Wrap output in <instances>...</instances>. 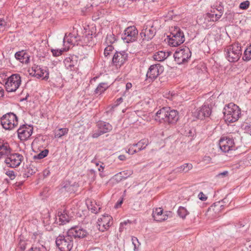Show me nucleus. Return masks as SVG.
I'll return each instance as SVG.
<instances>
[{"mask_svg": "<svg viewBox=\"0 0 251 251\" xmlns=\"http://www.w3.org/2000/svg\"><path fill=\"white\" fill-rule=\"evenodd\" d=\"M200 17H198V19H197V23L200 25H201L203 27H204V28H209L210 27H211V21H208L207 20H205L204 19H203V20L202 21V24H200L199 22V21L200 20Z\"/></svg>", "mask_w": 251, "mask_h": 251, "instance_id": "36", "label": "nucleus"}, {"mask_svg": "<svg viewBox=\"0 0 251 251\" xmlns=\"http://www.w3.org/2000/svg\"><path fill=\"white\" fill-rule=\"evenodd\" d=\"M129 222L128 220H127V221H125L123 223H121V224H120V231H122L123 230V229H124V225H126L127 224L129 223Z\"/></svg>", "mask_w": 251, "mask_h": 251, "instance_id": "55", "label": "nucleus"}, {"mask_svg": "<svg viewBox=\"0 0 251 251\" xmlns=\"http://www.w3.org/2000/svg\"><path fill=\"white\" fill-rule=\"evenodd\" d=\"M156 33V29L153 25H147L146 27L142 30L140 35L143 41H149L154 36Z\"/></svg>", "mask_w": 251, "mask_h": 251, "instance_id": "18", "label": "nucleus"}, {"mask_svg": "<svg viewBox=\"0 0 251 251\" xmlns=\"http://www.w3.org/2000/svg\"><path fill=\"white\" fill-rule=\"evenodd\" d=\"M211 160V158L209 156H204L203 157V161L206 163H210Z\"/></svg>", "mask_w": 251, "mask_h": 251, "instance_id": "56", "label": "nucleus"}, {"mask_svg": "<svg viewBox=\"0 0 251 251\" xmlns=\"http://www.w3.org/2000/svg\"><path fill=\"white\" fill-rule=\"evenodd\" d=\"M191 56V52L187 47L177 49L174 54L175 60L178 64H184L187 62Z\"/></svg>", "mask_w": 251, "mask_h": 251, "instance_id": "7", "label": "nucleus"}, {"mask_svg": "<svg viewBox=\"0 0 251 251\" xmlns=\"http://www.w3.org/2000/svg\"><path fill=\"white\" fill-rule=\"evenodd\" d=\"M107 84L106 83H100L99 84L96 89L95 92L96 94H101L107 88Z\"/></svg>", "mask_w": 251, "mask_h": 251, "instance_id": "34", "label": "nucleus"}, {"mask_svg": "<svg viewBox=\"0 0 251 251\" xmlns=\"http://www.w3.org/2000/svg\"><path fill=\"white\" fill-rule=\"evenodd\" d=\"M134 144L135 147L137 148V151L139 152L146 148L149 144V141L148 139H143L139 141L137 143Z\"/></svg>", "mask_w": 251, "mask_h": 251, "instance_id": "29", "label": "nucleus"}, {"mask_svg": "<svg viewBox=\"0 0 251 251\" xmlns=\"http://www.w3.org/2000/svg\"><path fill=\"white\" fill-rule=\"evenodd\" d=\"M223 114L224 119L226 122L233 123L238 120L240 110L237 105L230 103L224 107Z\"/></svg>", "mask_w": 251, "mask_h": 251, "instance_id": "2", "label": "nucleus"}, {"mask_svg": "<svg viewBox=\"0 0 251 251\" xmlns=\"http://www.w3.org/2000/svg\"><path fill=\"white\" fill-rule=\"evenodd\" d=\"M118 158L121 161H124L126 159V157L125 155H120L118 156Z\"/></svg>", "mask_w": 251, "mask_h": 251, "instance_id": "58", "label": "nucleus"}, {"mask_svg": "<svg viewBox=\"0 0 251 251\" xmlns=\"http://www.w3.org/2000/svg\"><path fill=\"white\" fill-rule=\"evenodd\" d=\"M163 213V209L161 208H158L156 209L155 211L153 212L152 216L154 220L157 221L161 222L166 220L167 218L160 217V216H162Z\"/></svg>", "mask_w": 251, "mask_h": 251, "instance_id": "28", "label": "nucleus"}, {"mask_svg": "<svg viewBox=\"0 0 251 251\" xmlns=\"http://www.w3.org/2000/svg\"><path fill=\"white\" fill-rule=\"evenodd\" d=\"M250 3L248 0L244 1L240 4L239 8L243 10L247 9L250 6Z\"/></svg>", "mask_w": 251, "mask_h": 251, "instance_id": "43", "label": "nucleus"}, {"mask_svg": "<svg viewBox=\"0 0 251 251\" xmlns=\"http://www.w3.org/2000/svg\"><path fill=\"white\" fill-rule=\"evenodd\" d=\"M167 113L166 123L173 124L177 121L178 117V112L176 110H172L170 108V110H167Z\"/></svg>", "mask_w": 251, "mask_h": 251, "instance_id": "23", "label": "nucleus"}, {"mask_svg": "<svg viewBox=\"0 0 251 251\" xmlns=\"http://www.w3.org/2000/svg\"><path fill=\"white\" fill-rule=\"evenodd\" d=\"M243 59L244 61L251 60V44L248 46L244 51Z\"/></svg>", "mask_w": 251, "mask_h": 251, "instance_id": "33", "label": "nucleus"}, {"mask_svg": "<svg viewBox=\"0 0 251 251\" xmlns=\"http://www.w3.org/2000/svg\"><path fill=\"white\" fill-rule=\"evenodd\" d=\"M226 56L228 61L237 62L242 54L241 47L239 43L233 44L226 49Z\"/></svg>", "mask_w": 251, "mask_h": 251, "instance_id": "4", "label": "nucleus"}, {"mask_svg": "<svg viewBox=\"0 0 251 251\" xmlns=\"http://www.w3.org/2000/svg\"><path fill=\"white\" fill-rule=\"evenodd\" d=\"M5 174L7 176H8V177L10 178L11 180H13L16 177L15 172H14V171L12 170L6 171L5 172Z\"/></svg>", "mask_w": 251, "mask_h": 251, "instance_id": "44", "label": "nucleus"}, {"mask_svg": "<svg viewBox=\"0 0 251 251\" xmlns=\"http://www.w3.org/2000/svg\"><path fill=\"white\" fill-rule=\"evenodd\" d=\"M112 220V217L108 214L102 215L97 222L99 230L103 232L108 229L113 223Z\"/></svg>", "mask_w": 251, "mask_h": 251, "instance_id": "13", "label": "nucleus"}, {"mask_svg": "<svg viewBox=\"0 0 251 251\" xmlns=\"http://www.w3.org/2000/svg\"><path fill=\"white\" fill-rule=\"evenodd\" d=\"M226 199H224L221 201L214 203L209 208V210L213 212L215 216L218 215L224 208V203L226 202Z\"/></svg>", "mask_w": 251, "mask_h": 251, "instance_id": "22", "label": "nucleus"}, {"mask_svg": "<svg viewBox=\"0 0 251 251\" xmlns=\"http://www.w3.org/2000/svg\"><path fill=\"white\" fill-rule=\"evenodd\" d=\"M12 150L7 142L0 140V159L4 158L8 167L19 166L24 159L23 156L19 153H12Z\"/></svg>", "mask_w": 251, "mask_h": 251, "instance_id": "1", "label": "nucleus"}, {"mask_svg": "<svg viewBox=\"0 0 251 251\" xmlns=\"http://www.w3.org/2000/svg\"><path fill=\"white\" fill-rule=\"evenodd\" d=\"M128 59V53L125 51H116L113 57L112 63L117 67H120Z\"/></svg>", "mask_w": 251, "mask_h": 251, "instance_id": "12", "label": "nucleus"}, {"mask_svg": "<svg viewBox=\"0 0 251 251\" xmlns=\"http://www.w3.org/2000/svg\"><path fill=\"white\" fill-rule=\"evenodd\" d=\"M81 40V37L78 35L77 34H74L73 33H70L68 35L65 34L64 39V43L67 42L68 44L71 45H75L77 44V42Z\"/></svg>", "mask_w": 251, "mask_h": 251, "instance_id": "20", "label": "nucleus"}, {"mask_svg": "<svg viewBox=\"0 0 251 251\" xmlns=\"http://www.w3.org/2000/svg\"><path fill=\"white\" fill-rule=\"evenodd\" d=\"M133 174L132 170H126L120 172V174L122 176L123 178L125 179L129 177Z\"/></svg>", "mask_w": 251, "mask_h": 251, "instance_id": "42", "label": "nucleus"}, {"mask_svg": "<svg viewBox=\"0 0 251 251\" xmlns=\"http://www.w3.org/2000/svg\"><path fill=\"white\" fill-rule=\"evenodd\" d=\"M164 71V67L160 64L151 65L147 72L146 76L151 81L155 80Z\"/></svg>", "mask_w": 251, "mask_h": 251, "instance_id": "10", "label": "nucleus"}, {"mask_svg": "<svg viewBox=\"0 0 251 251\" xmlns=\"http://www.w3.org/2000/svg\"><path fill=\"white\" fill-rule=\"evenodd\" d=\"M89 208L91 209L92 212L97 214L100 212L101 207L96 203H95L94 205L92 203L91 207Z\"/></svg>", "mask_w": 251, "mask_h": 251, "instance_id": "39", "label": "nucleus"}, {"mask_svg": "<svg viewBox=\"0 0 251 251\" xmlns=\"http://www.w3.org/2000/svg\"><path fill=\"white\" fill-rule=\"evenodd\" d=\"M132 244L134 245V251H137L140 245V243H139L138 239L137 238L135 237H132L131 239Z\"/></svg>", "mask_w": 251, "mask_h": 251, "instance_id": "41", "label": "nucleus"}, {"mask_svg": "<svg viewBox=\"0 0 251 251\" xmlns=\"http://www.w3.org/2000/svg\"><path fill=\"white\" fill-rule=\"evenodd\" d=\"M169 37L168 44L172 47H176L185 41L184 33L179 27H175L171 32Z\"/></svg>", "mask_w": 251, "mask_h": 251, "instance_id": "6", "label": "nucleus"}, {"mask_svg": "<svg viewBox=\"0 0 251 251\" xmlns=\"http://www.w3.org/2000/svg\"><path fill=\"white\" fill-rule=\"evenodd\" d=\"M198 197L199 199L202 201H205L207 200V197L206 196L205 194L203 193V192H201L199 195Z\"/></svg>", "mask_w": 251, "mask_h": 251, "instance_id": "51", "label": "nucleus"}, {"mask_svg": "<svg viewBox=\"0 0 251 251\" xmlns=\"http://www.w3.org/2000/svg\"><path fill=\"white\" fill-rule=\"evenodd\" d=\"M5 25L6 22L4 20L0 19V29Z\"/></svg>", "mask_w": 251, "mask_h": 251, "instance_id": "57", "label": "nucleus"}, {"mask_svg": "<svg viewBox=\"0 0 251 251\" xmlns=\"http://www.w3.org/2000/svg\"><path fill=\"white\" fill-rule=\"evenodd\" d=\"M84 43L89 46H91L93 44L92 41H84Z\"/></svg>", "mask_w": 251, "mask_h": 251, "instance_id": "63", "label": "nucleus"}, {"mask_svg": "<svg viewBox=\"0 0 251 251\" xmlns=\"http://www.w3.org/2000/svg\"><path fill=\"white\" fill-rule=\"evenodd\" d=\"M66 50L65 49H51V51L54 56H59L61 55L63 52Z\"/></svg>", "mask_w": 251, "mask_h": 251, "instance_id": "40", "label": "nucleus"}, {"mask_svg": "<svg viewBox=\"0 0 251 251\" xmlns=\"http://www.w3.org/2000/svg\"><path fill=\"white\" fill-rule=\"evenodd\" d=\"M21 83V77L19 74H13L9 76L5 83L6 90L8 92L16 91Z\"/></svg>", "mask_w": 251, "mask_h": 251, "instance_id": "8", "label": "nucleus"}, {"mask_svg": "<svg viewBox=\"0 0 251 251\" xmlns=\"http://www.w3.org/2000/svg\"><path fill=\"white\" fill-rule=\"evenodd\" d=\"M68 131L69 129L67 128H61L56 132L55 137L56 138H60L62 136L67 134Z\"/></svg>", "mask_w": 251, "mask_h": 251, "instance_id": "37", "label": "nucleus"}, {"mask_svg": "<svg viewBox=\"0 0 251 251\" xmlns=\"http://www.w3.org/2000/svg\"><path fill=\"white\" fill-rule=\"evenodd\" d=\"M177 214L180 217L184 219L189 214V212L185 207L180 206L177 210Z\"/></svg>", "mask_w": 251, "mask_h": 251, "instance_id": "35", "label": "nucleus"}, {"mask_svg": "<svg viewBox=\"0 0 251 251\" xmlns=\"http://www.w3.org/2000/svg\"><path fill=\"white\" fill-rule=\"evenodd\" d=\"M43 173H44V176H47L49 175L50 172L48 170H45L44 171Z\"/></svg>", "mask_w": 251, "mask_h": 251, "instance_id": "61", "label": "nucleus"}, {"mask_svg": "<svg viewBox=\"0 0 251 251\" xmlns=\"http://www.w3.org/2000/svg\"><path fill=\"white\" fill-rule=\"evenodd\" d=\"M26 244L25 241L20 239L19 246L22 251H24L25 249Z\"/></svg>", "mask_w": 251, "mask_h": 251, "instance_id": "49", "label": "nucleus"}, {"mask_svg": "<svg viewBox=\"0 0 251 251\" xmlns=\"http://www.w3.org/2000/svg\"><path fill=\"white\" fill-rule=\"evenodd\" d=\"M114 50V48L111 45L108 46L106 48H105L104 51V54L105 56H108L110 52Z\"/></svg>", "mask_w": 251, "mask_h": 251, "instance_id": "45", "label": "nucleus"}, {"mask_svg": "<svg viewBox=\"0 0 251 251\" xmlns=\"http://www.w3.org/2000/svg\"><path fill=\"white\" fill-rule=\"evenodd\" d=\"M217 10H218V13H220L221 14V16L223 15V8L222 7H219V8L218 9H217Z\"/></svg>", "mask_w": 251, "mask_h": 251, "instance_id": "59", "label": "nucleus"}, {"mask_svg": "<svg viewBox=\"0 0 251 251\" xmlns=\"http://www.w3.org/2000/svg\"><path fill=\"white\" fill-rule=\"evenodd\" d=\"M59 221L61 222V224H65L68 223L71 219V217L67 213L66 211L64 210L63 213H61L60 215H58Z\"/></svg>", "mask_w": 251, "mask_h": 251, "instance_id": "30", "label": "nucleus"}, {"mask_svg": "<svg viewBox=\"0 0 251 251\" xmlns=\"http://www.w3.org/2000/svg\"><path fill=\"white\" fill-rule=\"evenodd\" d=\"M122 176H123L120 174V173L117 174L114 176L115 179L116 180V181H117V182H120V181H122L123 179H124V178H123V177H122Z\"/></svg>", "mask_w": 251, "mask_h": 251, "instance_id": "53", "label": "nucleus"}, {"mask_svg": "<svg viewBox=\"0 0 251 251\" xmlns=\"http://www.w3.org/2000/svg\"><path fill=\"white\" fill-rule=\"evenodd\" d=\"M193 168V165L191 163H185L178 167L176 168L173 171L175 173H187Z\"/></svg>", "mask_w": 251, "mask_h": 251, "instance_id": "27", "label": "nucleus"}, {"mask_svg": "<svg viewBox=\"0 0 251 251\" xmlns=\"http://www.w3.org/2000/svg\"><path fill=\"white\" fill-rule=\"evenodd\" d=\"M135 147H136L134 144L130 145L127 152L130 154H133L136 152H138L137 151V150L134 149Z\"/></svg>", "mask_w": 251, "mask_h": 251, "instance_id": "46", "label": "nucleus"}, {"mask_svg": "<svg viewBox=\"0 0 251 251\" xmlns=\"http://www.w3.org/2000/svg\"><path fill=\"white\" fill-rule=\"evenodd\" d=\"M211 112V107L208 105L204 104L195 112V115L198 119L202 120L205 117H208Z\"/></svg>", "mask_w": 251, "mask_h": 251, "instance_id": "19", "label": "nucleus"}, {"mask_svg": "<svg viewBox=\"0 0 251 251\" xmlns=\"http://www.w3.org/2000/svg\"><path fill=\"white\" fill-rule=\"evenodd\" d=\"M123 98L122 97L118 98L114 102L113 107L118 106L123 101Z\"/></svg>", "mask_w": 251, "mask_h": 251, "instance_id": "54", "label": "nucleus"}, {"mask_svg": "<svg viewBox=\"0 0 251 251\" xmlns=\"http://www.w3.org/2000/svg\"><path fill=\"white\" fill-rule=\"evenodd\" d=\"M4 95V90L0 87V98L2 97Z\"/></svg>", "mask_w": 251, "mask_h": 251, "instance_id": "60", "label": "nucleus"}, {"mask_svg": "<svg viewBox=\"0 0 251 251\" xmlns=\"http://www.w3.org/2000/svg\"><path fill=\"white\" fill-rule=\"evenodd\" d=\"M227 174H228L227 171H224L223 173H220L219 174V176H226Z\"/></svg>", "mask_w": 251, "mask_h": 251, "instance_id": "62", "label": "nucleus"}, {"mask_svg": "<svg viewBox=\"0 0 251 251\" xmlns=\"http://www.w3.org/2000/svg\"><path fill=\"white\" fill-rule=\"evenodd\" d=\"M42 235L40 233L35 232L31 237L33 244L30 249V251H46L45 247L41 243Z\"/></svg>", "mask_w": 251, "mask_h": 251, "instance_id": "16", "label": "nucleus"}, {"mask_svg": "<svg viewBox=\"0 0 251 251\" xmlns=\"http://www.w3.org/2000/svg\"><path fill=\"white\" fill-rule=\"evenodd\" d=\"M103 133H102L101 131H100L99 129L98 128V130L96 131H95L94 133H93L92 135V137L93 138H96L99 137L101 135L103 134Z\"/></svg>", "mask_w": 251, "mask_h": 251, "instance_id": "50", "label": "nucleus"}, {"mask_svg": "<svg viewBox=\"0 0 251 251\" xmlns=\"http://www.w3.org/2000/svg\"><path fill=\"white\" fill-rule=\"evenodd\" d=\"M18 118L13 113H8L0 119V124L3 128L6 130H12L18 125Z\"/></svg>", "mask_w": 251, "mask_h": 251, "instance_id": "5", "label": "nucleus"}, {"mask_svg": "<svg viewBox=\"0 0 251 251\" xmlns=\"http://www.w3.org/2000/svg\"><path fill=\"white\" fill-rule=\"evenodd\" d=\"M131 86V84L130 83H127L126 85V87L127 88H129V87Z\"/></svg>", "mask_w": 251, "mask_h": 251, "instance_id": "64", "label": "nucleus"}, {"mask_svg": "<svg viewBox=\"0 0 251 251\" xmlns=\"http://www.w3.org/2000/svg\"><path fill=\"white\" fill-rule=\"evenodd\" d=\"M221 17V14L220 13H207L205 15H203L200 16V20L199 22L200 24H202V21L203 19L205 20H207L208 21H211L214 22L218 21V20Z\"/></svg>", "mask_w": 251, "mask_h": 251, "instance_id": "21", "label": "nucleus"}, {"mask_svg": "<svg viewBox=\"0 0 251 251\" xmlns=\"http://www.w3.org/2000/svg\"><path fill=\"white\" fill-rule=\"evenodd\" d=\"M35 172L33 171V170L31 169L27 168V170L25 171V173L24 174V177H28L31 175H32Z\"/></svg>", "mask_w": 251, "mask_h": 251, "instance_id": "48", "label": "nucleus"}, {"mask_svg": "<svg viewBox=\"0 0 251 251\" xmlns=\"http://www.w3.org/2000/svg\"><path fill=\"white\" fill-rule=\"evenodd\" d=\"M170 110V107H164L159 110L156 113L155 120L158 121L159 122H164L166 123V116L167 115V111Z\"/></svg>", "mask_w": 251, "mask_h": 251, "instance_id": "25", "label": "nucleus"}, {"mask_svg": "<svg viewBox=\"0 0 251 251\" xmlns=\"http://www.w3.org/2000/svg\"><path fill=\"white\" fill-rule=\"evenodd\" d=\"M33 128L29 125H23L17 130L19 138L21 140L25 141L32 135Z\"/></svg>", "mask_w": 251, "mask_h": 251, "instance_id": "15", "label": "nucleus"}, {"mask_svg": "<svg viewBox=\"0 0 251 251\" xmlns=\"http://www.w3.org/2000/svg\"><path fill=\"white\" fill-rule=\"evenodd\" d=\"M97 126L99 130L103 134L110 131L112 129V126L110 124L103 121L99 122Z\"/></svg>", "mask_w": 251, "mask_h": 251, "instance_id": "26", "label": "nucleus"}, {"mask_svg": "<svg viewBox=\"0 0 251 251\" xmlns=\"http://www.w3.org/2000/svg\"><path fill=\"white\" fill-rule=\"evenodd\" d=\"M68 232L70 234V236H71L74 239L76 238H83L88 235L86 229L78 226L72 227L68 230Z\"/></svg>", "mask_w": 251, "mask_h": 251, "instance_id": "17", "label": "nucleus"}, {"mask_svg": "<svg viewBox=\"0 0 251 251\" xmlns=\"http://www.w3.org/2000/svg\"><path fill=\"white\" fill-rule=\"evenodd\" d=\"M138 33V31L135 26H128L125 30L122 39L126 43L133 42L136 40Z\"/></svg>", "mask_w": 251, "mask_h": 251, "instance_id": "9", "label": "nucleus"}, {"mask_svg": "<svg viewBox=\"0 0 251 251\" xmlns=\"http://www.w3.org/2000/svg\"><path fill=\"white\" fill-rule=\"evenodd\" d=\"M219 145L224 152H228L230 151L235 150L234 142L232 138L223 137L219 140Z\"/></svg>", "mask_w": 251, "mask_h": 251, "instance_id": "11", "label": "nucleus"}, {"mask_svg": "<svg viewBox=\"0 0 251 251\" xmlns=\"http://www.w3.org/2000/svg\"><path fill=\"white\" fill-rule=\"evenodd\" d=\"M245 129L247 132L249 133L251 135V123H247Z\"/></svg>", "mask_w": 251, "mask_h": 251, "instance_id": "52", "label": "nucleus"}, {"mask_svg": "<svg viewBox=\"0 0 251 251\" xmlns=\"http://www.w3.org/2000/svg\"><path fill=\"white\" fill-rule=\"evenodd\" d=\"M56 246L61 251H70L74 245V239L67 231L66 235H59L56 239Z\"/></svg>", "mask_w": 251, "mask_h": 251, "instance_id": "3", "label": "nucleus"}, {"mask_svg": "<svg viewBox=\"0 0 251 251\" xmlns=\"http://www.w3.org/2000/svg\"><path fill=\"white\" fill-rule=\"evenodd\" d=\"M30 74L37 78H42L45 80H47L49 77V73L46 68H43L36 65L32 67Z\"/></svg>", "mask_w": 251, "mask_h": 251, "instance_id": "14", "label": "nucleus"}, {"mask_svg": "<svg viewBox=\"0 0 251 251\" xmlns=\"http://www.w3.org/2000/svg\"><path fill=\"white\" fill-rule=\"evenodd\" d=\"M77 61L74 60L72 58L68 57L64 60V64L67 69L72 70L76 64Z\"/></svg>", "mask_w": 251, "mask_h": 251, "instance_id": "31", "label": "nucleus"}, {"mask_svg": "<svg viewBox=\"0 0 251 251\" xmlns=\"http://www.w3.org/2000/svg\"><path fill=\"white\" fill-rule=\"evenodd\" d=\"M15 57L22 63L27 64L29 62L30 56L24 50L16 52Z\"/></svg>", "mask_w": 251, "mask_h": 251, "instance_id": "24", "label": "nucleus"}, {"mask_svg": "<svg viewBox=\"0 0 251 251\" xmlns=\"http://www.w3.org/2000/svg\"><path fill=\"white\" fill-rule=\"evenodd\" d=\"M49 153V150L47 149H45L42 151H41L39 154L37 155L34 156V158L35 159H42L44 157H46Z\"/></svg>", "mask_w": 251, "mask_h": 251, "instance_id": "38", "label": "nucleus"}, {"mask_svg": "<svg viewBox=\"0 0 251 251\" xmlns=\"http://www.w3.org/2000/svg\"><path fill=\"white\" fill-rule=\"evenodd\" d=\"M114 35L112 34V35H107V37H106V42H107V43H110V44H112V43H113L116 39H115V38L113 36Z\"/></svg>", "mask_w": 251, "mask_h": 251, "instance_id": "47", "label": "nucleus"}, {"mask_svg": "<svg viewBox=\"0 0 251 251\" xmlns=\"http://www.w3.org/2000/svg\"><path fill=\"white\" fill-rule=\"evenodd\" d=\"M168 56V54L166 55V53L163 51H159L156 52L153 55V59L157 61H163L165 59L167 58Z\"/></svg>", "mask_w": 251, "mask_h": 251, "instance_id": "32", "label": "nucleus"}]
</instances>
